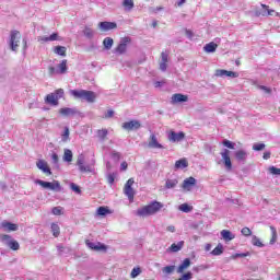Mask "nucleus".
I'll use <instances>...</instances> for the list:
<instances>
[{
    "mask_svg": "<svg viewBox=\"0 0 280 280\" xmlns=\"http://www.w3.org/2000/svg\"><path fill=\"white\" fill-rule=\"evenodd\" d=\"M130 37H122L117 47L114 49V54H117L118 56L126 54L128 45H130Z\"/></svg>",
    "mask_w": 280,
    "mask_h": 280,
    "instance_id": "nucleus-6",
    "label": "nucleus"
},
{
    "mask_svg": "<svg viewBox=\"0 0 280 280\" xmlns=\"http://www.w3.org/2000/svg\"><path fill=\"white\" fill-rule=\"evenodd\" d=\"M231 151H229V149H224L222 152H221V156H222V160H223V163L226 167V170H232L233 167V164L231 163Z\"/></svg>",
    "mask_w": 280,
    "mask_h": 280,
    "instance_id": "nucleus-14",
    "label": "nucleus"
},
{
    "mask_svg": "<svg viewBox=\"0 0 280 280\" xmlns=\"http://www.w3.org/2000/svg\"><path fill=\"white\" fill-rule=\"evenodd\" d=\"M188 96L185 94H174L172 96V104H180L182 102H187Z\"/></svg>",
    "mask_w": 280,
    "mask_h": 280,
    "instance_id": "nucleus-22",
    "label": "nucleus"
},
{
    "mask_svg": "<svg viewBox=\"0 0 280 280\" xmlns=\"http://www.w3.org/2000/svg\"><path fill=\"white\" fill-rule=\"evenodd\" d=\"M221 237H223L225 242H231L232 240H235V234H232L229 230H223L221 231Z\"/></svg>",
    "mask_w": 280,
    "mask_h": 280,
    "instance_id": "nucleus-28",
    "label": "nucleus"
},
{
    "mask_svg": "<svg viewBox=\"0 0 280 280\" xmlns=\"http://www.w3.org/2000/svg\"><path fill=\"white\" fill-rule=\"evenodd\" d=\"M120 170H121V172H126V170H128V163L127 162H122L120 164Z\"/></svg>",
    "mask_w": 280,
    "mask_h": 280,
    "instance_id": "nucleus-63",
    "label": "nucleus"
},
{
    "mask_svg": "<svg viewBox=\"0 0 280 280\" xmlns=\"http://www.w3.org/2000/svg\"><path fill=\"white\" fill-rule=\"evenodd\" d=\"M189 266H191V260L189 258H185L184 261L177 268V273L183 275V272H185V270H187Z\"/></svg>",
    "mask_w": 280,
    "mask_h": 280,
    "instance_id": "nucleus-21",
    "label": "nucleus"
},
{
    "mask_svg": "<svg viewBox=\"0 0 280 280\" xmlns=\"http://www.w3.org/2000/svg\"><path fill=\"white\" fill-rule=\"evenodd\" d=\"M166 135L171 143H179V141H183L185 139V132L183 131L176 132L174 130H170Z\"/></svg>",
    "mask_w": 280,
    "mask_h": 280,
    "instance_id": "nucleus-9",
    "label": "nucleus"
},
{
    "mask_svg": "<svg viewBox=\"0 0 280 280\" xmlns=\"http://www.w3.org/2000/svg\"><path fill=\"white\" fill-rule=\"evenodd\" d=\"M252 244H253V246H258V248H264V243H261L259 237H257L255 235L252 237Z\"/></svg>",
    "mask_w": 280,
    "mask_h": 280,
    "instance_id": "nucleus-39",
    "label": "nucleus"
},
{
    "mask_svg": "<svg viewBox=\"0 0 280 280\" xmlns=\"http://www.w3.org/2000/svg\"><path fill=\"white\" fill-rule=\"evenodd\" d=\"M63 161L66 163H71V161H73V152L71 150L65 149Z\"/></svg>",
    "mask_w": 280,
    "mask_h": 280,
    "instance_id": "nucleus-32",
    "label": "nucleus"
},
{
    "mask_svg": "<svg viewBox=\"0 0 280 280\" xmlns=\"http://www.w3.org/2000/svg\"><path fill=\"white\" fill-rule=\"evenodd\" d=\"M261 8L264 9V11L259 13L261 16H275V14H277L275 10L268 9V5L266 4H261Z\"/></svg>",
    "mask_w": 280,
    "mask_h": 280,
    "instance_id": "nucleus-31",
    "label": "nucleus"
},
{
    "mask_svg": "<svg viewBox=\"0 0 280 280\" xmlns=\"http://www.w3.org/2000/svg\"><path fill=\"white\" fill-rule=\"evenodd\" d=\"M115 115V112L113 109L107 110L105 114V119H110Z\"/></svg>",
    "mask_w": 280,
    "mask_h": 280,
    "instance_id": "nucleus-61",
    "label": "nucleus"
},
{
    "mask_svg": "<svg viewBox=\"0 0 280 280\" xmlns=\"http://www.w3.org/2000/svg\"><path fill=\"white\" fill-rule=\"evenodd\" d=\"M70 95L74 97V100H82L88 102L89 104H93L95 100H97V94L93 91L88 90H70Z\"/></svg>",
    "mask_w": 280,
    "mask_h": 280,
    "instance_id": "nucleus-2",
    "label": "nucleus"
},
{
    "mask_svg": "<svg viewBox=\"0 0 280 280\" xmlns=\"http://www.w3.org/2000/svg\"><path fill=\"white\" fill-rule=\"evenodd\" d=\"M48 73H49V75H59L60 70H58V68L49 67L48 68Z\"/></svg>",
    "mask_w": 280,
    "mask_h": 280,
    "instance_id": "nucleus-52",
    "label": "nucleus"
},
{
    "mask_svg": "<svg viewBox=\"0 0 280 280\" xmlns=\"http://www.w3.org/2000/svg\"><path fill=\"white\" fill-rule=\"evenodd\" d=\"M55 54H57V56H67V47L65 46L55 47Z\"/></svg>",
    "mask_w": 280,
    "mask_h": 280,
    "instance_id": "nucleus-36",
    "label": "nucleus"
},
{
    "mask_svg": "<svg viewBox=\"0 0 280 280\" xmlns=\"http://www.w3.org/2000/svg\"><path fill=\"white\" fill-rule=\"evenodd\" d=\"M242 235H244L245 237H248L253 234V232L248 229V228H243L241 231Z\"/></svg>",
    "mask_w": 280,
    "mask_h": 280,
    "instance_id": "nucleus-55",
    "label": "nucleus"
},
{
    "mask_svg": "<svg viewBox=\"0 0 280 280\" xmlns=\"http://www.w3.org/2000/svg\"><path fill=\"white\" fill-rule=\"evenodd\" d=\"M84 154H80L77 159V165L79 167V172L86 173V172H94L95 161H91V163L84 164Z\"/></svg>",
    "mask_w": 280,
    "mask_h": 280,
    "instance_id": "nucleus-3",
    "label": "nucleus"
},
{
    "mask_svg": "<svg viewBox=\"0 0 280 280\" xmlns=\"http://www.w3.org/2000/svg\"><path fill=\"white\" fill-rule=\"evenodd\" d=\"M248 255H250V254L249 253L233 254L231 256V259H237L240 257H248Z\"/></svg>",
    "mask_w": 280,
    "mask_h": 280,
    "instance_id": "nucleus-54",
    "label": "nucleus"
},
{
    "mask_svg": "<svg viewBox=\"0 0 280 280\" xmlns=\"http://www.w3.org/2000/svg\"><path fill=\"white\" fill-rule=\"evenodd\" d=\"M58 96H56L54 93H50L45 97L46 104H49L50 106H58Z\"/></svg>",
    "mask_w": 280,
    "mask_h": 280,
    "instance_id": "nucleus-19",
    "label": "nucleus"
},
{
    "mask_svg": "<svg viewBox=\"0 0 280 280\" xmlns=\"http://www.w3.org/2000/svg\"><path fill=\"white\" fill-rule=\"evenodd\" d=\"M113 45H115V40L113 39V37H105L104 38V40H103L104 49L109 51V49H113Z\"/></svg>",
    "mask_w": 280,
    "mask_h": 280,
    "instance_id": "nucleus-29",
    "label": "nucleus"
},
{
    "mask_svg": "<svg viewBox=\"0 0 280 280\" xmlns=\"http://www.w3.org/2000/svg\"><path fill=\"white\" fill-rule=\"evenodd\" d=\"M37 185H40L44 189H50V191H61L62 187L60 182H45L43 179L37 180Z\"/></svg>",
    "mask_w": 280,
    "mask_h": 280,
    "instance_id": "nucleus-7",
    "label": "nucleus"
},
{
    "mask_svg": "<svg viewBox=\"0 0 280 280\" xmlns=\"http://www.w3.org/2000/svg\"><path fill=\"white\" fill-rule=\"evenodd\" d=\"M61 141L63 142L69 141V127H65V131L61 135Z\"/></svg>",
    "mask_w": 280,
    "mask_h": 280,
    "instance_id": "nucleus-49",
    "label": "nucleus"
},
{
    "mask_svg": "<svg viewBox=\"0 0 280 280\" xmlns=\"http://www.w3.org/2000/svg\"><path fill=\"white\" fill-rule=\"evenodd\" d=\"M59 115H62V117H73L74 115H78V109L71 107H62L59 109Z\"/></svg>",
    "mask_w": 280,
    "mask_h": 280,
    "instance_id": "nucleus-17",
    "label": "nucleus"
},
{
    "mask_svg": "<svg viewBox=\"0 0 280 280\" xmlns=\"http://www.w3.org/2000/svg\"><path fill=\"white\" fill-rule=\"evenodd\" d=\"M124 130H139L141 122L139 120L126 121L122 124Z\"/></svg>",
    "mask_w": 280,
    "mask_h": 280,
    "instance_id": "nucleus-15",
    "label": "nucleus"
},
{
    "mask_svg": "<svg viewBox=\"0 0 280 280\" xmlns=\"http://www.w3.org/2000/svg\"><path fill=\"white\" fill-rule=\"evenodd\" d=\"M0 240L4 244V246H8L9 248H11V250H19L21 248V245L8 234L0 235Z\"/></svg>",
    "mask_w": 280,
    "mask_h": 280,
    "instance_id": "nucleus-5",
    "label": "nucleus"
},
{
    "mask_svg": "<svg viewBox=\"0 0 280 280\" xmlns=\"http://www.w3.org/2000/svg\"><path fill=\"white\" fill-rule=\"evenodd\" d=\"M52 95H56V97H58V100H60L62 97V95H65V90L59 89L56 92H54Z\"/></svg>",
    "mask_w": 280,
    "mask_h": 280,
    "instance_id": "nucleus-56",
    "label": "nucleus"
},
{
    "mask_svg": "<svg viewBox=\"0 0 280 280\" xmlns=\"http://www.w3.org/2000/svg\"><path fill=\"white\" fill-rule=\"evenodd\" d=\"M21 43V33L19 31H11L9 47L11 51H19V45Z\"/></svg>",
    "mask_w": 280,
    "mask_h": 280,
    "instance_id": "nucleus-4",
    "label": "nucleus"
},
{
    "mask_svg": "<svg viewBox=\"0 0 280 280\" xmlns=\"http://www.w3.org/2000/svg\"><path fill=\"white\" fill-rule=\"evenodd\" d=\"M237 161H246L248 159V153L245 150H238L234 153Z\"/></svg>",
    "mask_w": 280,
    "mask_h": 280,
    "instance_id": "nucleus-27",
    "label": "nucleus"
},
{
    "mask_svg": "<svg viewBox=\"0 0 280 280\" xmlns=\"http://www.w3.org/2000/svg\"><path fill=\"white\" fill-rule=\"evenodd\" d=\"M115 176H116L115 173H109V174H107V183H108L109 185H113V184L115 183Z\"/></svg>",
    "mask_w": 280,
    "mask_h": 280,
    "instance_id": "nucleus-53",
    "label": "nucleus"
},
{
    "mask_svg": "<svg viewBox=\"0 0 280 280\" xmlns=\"http://www.w3.org/2000/svg\"><path fill=\"white\" fill-rule=\"evenodd\" d=\"M178 185V179H166L165 187L166 189H174Z\"/></svg>",
    "mask_w": 280,
    "mask_h": 280,
    "instance_id": "nucleus-35",
    "label": "nucleus"
},
{
    "mask_svg": "<svg viewBox=\"0 0 280 280\" xmlns=\"http://www.w3.org/2000/svg\"><path fill=\"white\" fill-rule=\"evenodd\" d=\"M107 213H110V210H108V208L100 207L97 209V215H107Z\"/></svg>",
    "mask_w": 280,
    "mask_h": 280,
    "instance_id": "nucleus-48",
    "label": "nucleus"
},
{
    "mask_svg": "<svg viewBox=\"0 0 280 280\" xmlns=\"http://www.w3.org/2000/svg\"><path fill=\"white\" fill-rule=\"evenodd\" d=\"M268 173L271 174V176H280V168L276 166H269Z\"/></svg>",
    "mask_w": 280,
    "mask_h": 280,
    "instance_id": "nucleus-40",
    "label": "nucleus"
},
{
    "mask_svg": "<svg viewBox=\"0 0 280 280\" xmlns=\"http://www.w3.org/2000/svg\"><path fill=\"white\" fill-rule=\"evenodd\" d=\"M57 249L59 255H65V253H69L71 250L69 247H65L62 245H57Z\"/></svg>",
    "mask_w": 280,
    "mask_h": 280,
    "instance_id": "nucleus-47",
    "label": "nucleus"
},
{
    "mask_svg": "<svg viewBox=\"0 0 280 280\" xmlns=\"http://www.w3.org/2000/svg\"><path fill=\"white\" fill-rule=\"evenodd\" d=\"M223 145L230 150H235V142H231L230 140H223Z\"/></svg>",
    "mask_w": 280,
    "mask_h": 280,
    "instance_id": "nucleus-51",
    "label": "nucleus"
},
{
    "mask_svg": "<svg viewBox=\"0 0 280 280\" xmlns=\"http://www.w3.org/2000/svg\"><path fill=\"white\" fill-rule=\"evenodd\" d=\"M132 185H135V179L129 178L125 185V195L129 198V200H135V189H132Z\"/></svg>",
    "mask_w": 280,
    "mask_h": 280,
    "instance_id": "nucleus-10",
    "label": "nucleus"
},
{
    "mask_svg": "<svg viewBox=\"0 0 280 280\" xmlns=\"http://www.w3.org/2000/svg\"><path fill=\"white\" fill-rule=\"evenodd\" d=\"M122 8H125L126 12H130L135 8V0H124Z\"/></svg>",
    "mask_w": 280,
    "mask_h": 280,
    "instance_id": "nucleus-33",
    "label": "nucleus"
},
{
    "mask_svg": "<svg viewBox=\"0 0 280 280\" xmlns=\"http://www.w3.org/2000/svg\"><path fill=\"white\" fill-rule=\"evenodd\" d=\"M185 167H189L187 159H180L175 162V170H185Z\"/></svg>",
    "mask_w": 280,
    "mask_h": 280,
    "instance_id": "nucleus-26",
    "label": "nucleus"
},
{
    "mask_svg": "<svg viewBox=\"0 0 280 280\" xmlns=\"http://www.w3.org/2000/svg\"><path fill=\"white\" fill-rule=\"evenodd\" d=\"M101 32H110V30H117V23L115 22H101L98 24Z\"/></svg>",
    "mask_w": 280,
    "mask_h": 280,
    "instance_id": "nucleus-16",
    "label": "nucleus"
},
{
    "mask_svg": "<svg viewBox=\"0 0 280 280\" xmlns=\"http://www.w3.org/2000/svg\"><path fill=\"white\" fill-rule=\"evenodd\" d=\"M162 209H163V203L159 201H153L148 206H144L138 209L137 215H140L141 218H148V215H154L155 213H159Z\"/></svg>",
    "mask_w": 280,
    "mask_h": 280,
    "instance_id": "nucleus-1",
    "label": "nucleus"
},
{
    "mask_svg": "<svg viewBox=\"0 0 280 280\" xmlns=\"http://www.w3.org/2000/svg\"><path fill=\"white\" fill-rule=\"evenodd\" d=\"M148 148L150 150H165V147L159 142V138L154 133H151L149 137Z\"/></svg>",
    "mask_w": 280,
    "mask_h": 280,
    "instance_id": "nucleus-8",
    "label": "nucleus"
},
{
    "mask_svg": "<svg viewBox=\"0 0 280 280\" xmlns=\"http://www.w3.org/2000/svg\"><path fill=\"white\" fill-rule=\"evenodd\" d=\"M214 75L217 78H240V72L228 71L224 69L215 70Z\"/></svg>",
    "mask_w": 280,
    "mask_h": 280,
    "instance_id": "nucleus-11",
    "label": "nucleus"
},
{
    "mask_svg": "<svg viewBox=\"0 0 280 280\" xmlns=\"http://www.w3.org/2000/svg\"><path fill=\"white\" fill-rule=\"evenodd\" d=\"M83 34L86 36V38H93V36H95V31H93L91 27H85Z\"/></svg>",
    "mask_w": 280,
    "mask_h": 280,
    "instance_id": "nucleus-42",
    "label": "nucleus"
},
{
    "mask_svg": "<svg viewBox=\"0 0 280 280\" xmlns=\"http://www.w3.org/2000/svg\"><path fill=\"white\" fill-rule=\"evenodd\" d=\"M86 246L92 250H106V245L102 243H93V242L86 241Z\"/></svg>",
    "mask_w": 280,
    "mask_h": 280,
    "instance_id": "nucleus-20",
    "label": "nucleus"
},
{
    "mask_svg": "<svg viewBox=\"0 0 280 280\" xmlns=\"http://www.w3.org/2000/svg\"><path fill=\"white\" fill-rule=\"evenodd\" d=\"M183 246H185V241H180L177 244L173 243L167 250H170V253H178L179 250H183Z\"/></svg>",
    "mask_w": 280,
    "mask_h": 280,
    "instance_id": "nucleus-24",
    "label": "nucleus"
},
{
    "mask_svg": "<svg viewBox=\"0 0 280 280\" xmlns=\"http://www.w3.org/2000/svg\"><path fill=\"white\" fill-rule=\"evenodd\" d=\"M57 69L60 74L67 73V60H62L58 66Z\"/></svg>",
    "mask_w": 280,
    "mask_h": 280,
    "instance_id": "nucleus-38",
    "label": "nucleus"
},
{
    "mask_svg": "<svg viewBox=\"0 0 280 280\" xmlns=\"http://www.w3.org/2000/svg\"><path fill=\"white\" fill-rule=\"evenodd\" d=\"M108 136V130L106 129H101L97 131V137H100L102 140L106 139Z\"/></svg>",
    "mask_w": 280,
    "mask_h": 280,
    "instance_id": "nucleus-50",
    "label": "nucleus"
},
{
    "mask_svg": "<svg viewBox=\"0 0 280 280\" xmlns=\"http://www.w3.org/2000/svg\"><path fill=\"white\" fill-rule=\"evenodd\" d=\"M224 253V246L222 244H218L217 247L211 252V255L218 257Z\"/></svg>",
    "mask_w": 280,
    "mask_h": 280,
    "instance_id": "nucleus-34",
    "label": "nucleus"
},
{
    "mask_svg": "<svg viewBox=\"0 0 280 280\" xmlns=\"http://www.w3.org/2000/svg\"><path fill=\"white\" fill-rule=\"evenodd\" d=\"M154 86H155V89H161V86H165V80L155 81Z\"/></svg>",
    "mask_w": 280,
    "mask_h": 280,
    "instance_id": "nucleus-59",
    "label": "nucleus"
},
{
    "mask_svg": "<svg viewBox=\"0 0 280 280\" xmlns=\"http://www.w3.org/2000/svg\"><path fill=\"white\" fill-rule=\"evenodd\" d=\"M0 229L5 233H12V231H19V224L12 223L10 221H2L0 223Z\"/></svg>",
    "mask_w": 280,
    "mask_h": 280,
    "instance_id": "nucleus-12",
    "label": "nucleus"
},
{
    "mask_svg": "<svg viewBox=\"0 0 280 280\" xmlns=\"http://www.w3.org/2000/svg\"><path fill=\"white\" fill-rule=\"evenodd\" d=\"M51 161L55 165H58L59 159H58V155L55 152L51 154Z\"/></svg>",
    "mask_w": 280,
    "mask_h": 280,
    "instance_id": "nucleus-60",
    "label": "nucleus"
},
{
    "mask_svg": "<svg viewBox=\"0 0 280 280\" xmlns=\"http://www.w3.org/2000/svg\"><path fill=\"white\" fill-rule=\"evenodd\" d=\"M70 188L72 189V191H74V194H81L80 186L71 183Z\"/></svg>",
    "mask_w": 280,
    "mask_h": 280,
    "instance_id": "nucleus-57",
    "label": "nucleus"
},
{
    "mask_svg": "<svg viewBox=\"0 0 280 280\" xmlns=\"http://www.w3.org/2000/svg\"><path fill=\"white\" fill-rule=\"evenodd\" d=\"M167 58H168L167 52H162L161 54L160 69L162 71H167Z\"/></svg>",
    "mask_w": 280,
    "mask_h": 280,
    "instance_id": "nucleus-25",
    "label": "nucleus"
},
{
    "mask_svg": "<svg viewBox=\"0 0 280 280\" xmlns=\"http://www.w3.org/2000/svg\"><path fill=\"white\" fill-rule=\"evenodd\" d=\"M178 210L183 211V213H189L191 211V207L189 205H187V203H182L178 207Z\"/></svg>",
    "mask_w": 280,
    "mask_h": 280,
    "instance_id": "nucleus-43",
    "label": "nucleus"
},
{
    "mask_svg": "<svg viewBox=\"0 0 280 280\" xmlns=\"http://www.w3.org/2000/svg\"><path fill=\"white\" fill-rule=\"evenodd\" d=\"M185 34H186L187 38H194V33L189 30H186Z\"/></svg>",
    "mask_w": 280,
    "mask_h": 280,
    "instance_id": "nucleus-64",
    "label": "nucleus"
},
{
    "mask_svg": "<svg viewBox=\"0 0 280 280\" xmlns=\"http://www.w3.org/2000/svg\"><path fill=\"white\" fill-rule=\"evenodd\" d=\"M176 270V266H166L162 269L165 275H172Z\"/></svg>",
    "mask_w": 280,
    "mask_h": 280,
    "instance_id": "nucleus-46",
    "label": "nucleus"
},
{
    "mask_svg": "<svg viewBox=\"0 0 280 280\" xmlns=\"http://www.w3.org/2000/svg\"><path fill=\"white\" fill-rule=\"evenodd\" d=\"M215 49H218V44H215L213 42L207 44L203 47V50L206 51V54H213V52H215Z\"/></svg>",
    "mask_w": 280,
    "mask_h": 280,
    "instance_id": "nucleus-30",
    "label": "nucleus"
},
{
    "mask_svg": "<svg viewBox=\"0 0 280 280\" xmlns=\"http://www.w3.org/2000/svg\"><path fill=\"white\" fill-rule=\"evenodd\" d=\"M37 167L38 170H40L42 172H44V174H48L50 176L51 174V170H49V165H47V162L39 160L37 162Z\"/></svg>",
    "mask_w": 280,
    "mask_h": 280,
    "instance_id": "nucleus-23",
    "label": "nucleus"
},
{
    "mask_svg": "<svg viewBox=\"0 0 280 280\" xmlns=\"http://www.w3.org/2000/svg\"><path fill=\"white\" fill-rule=\"evenodd\" d=\"M52 214L54 215H62V208H60V207L52 208Z\"/></svg>",
    "mask_w": 280,
    "mask_h": 280,
    "instance_id": "nucleus-58",
    "label": "nucleus"
},
{
    "mask_svg": "<svg viewBox=\"0 0 280 280\" xmlns=\"http://www.w3.org/2000/svg\"><path fill=\"white\" fill-rule=\"evenodd\" d=\"M266 144L265 143H254L253 144V150L255 152H261V150H265Z\"/></svg>",
    "mask_w": 280,
    "mask_h": 280,
    "instance_id": "nucleus-45",
    "label": "nucleus"
},
{
    "mask_svg": "<svg viewBox=\"0 0 280 280\" xmlns=\"http://www.w3.org/2000/svg\"><path fill=\"white\" fill-rule=\"evenodd\" d=\"M139 275H141V268L135 267L131 270L130 277H131V279H137V277H139Z\"/></svg>",
    "mask_w": 280,
    "mask_h": 280,
    "instance_id": "nucleus-44",
    "label": "nucleus"
},
{
    "mask_svg": "<svg viewBox=\"0 0 280 280\" xmlns=\"http://www.w3.org/2000/svg\"><path fill=\"white\" fill-rule=\"evenodd\" d=\"M38 43H51L54 40H60L58 38V33H52L50 36H39L37 37Z\"/></svg>",
    "mask_w": 280,
    "mask_h": 280,
    "instance_id": "nucleus-18",
    "label": "nucleus"
},
{
    "mask_svg": "<svg viewBox=\"0 0 280 280\" xmlns=\"http://www.w3.org/2000/svg\"><path fill=\"white\" fill-rule=\"evenodd\" d=\"M196 183L197 180L194 177H188L184 179L182 184V189H184V191H191L194 187H196Z\"/></svg>",
    "mask_w": 280,
    "mask_h": 280,
    "instance_id": "nucleus-13",
    "label": "nucleus"
},
{
    "mask_svg": "<svg viewBox=\"0 0 280 280\" xmlns=\"http://www.w3.org/2000/svg\"><path fill=\"white\" fill-rule=\"evenodd\" d=\"M270 231H271V240L269 244L272 246L273 244L277 243V229L275 226H270Z\"/></svg>",
    "mask_w": 280,
    "mask_h": 280,
    "instance_id": "nucleus-37",
    "label": "nucleus"
},
{
    "mask_svg": "<svg viewBox=\"0 0 280 280\" xmlns=\"http://www.w3.org/2000/svg\"><path fill=\"white\" fill-rule=\"evenodd\" d=\"M51 232H52L54 237H58V235H60V226L56 223H52Z\"/></svg>",
    "mask_w": 280,
    "mask_h": 280,
    "instance_id": "nucleus-41",
    "label": "nucleus"
},
{
    "mask_svg": "<svg viewBox=\"0 0 280 280\" xmlns=\"http://www.w3.org/2000/svg\"><path fill=\"white\" fill-rule=\"evenodd\" d=\"M166 231H168V233H176V226H174V225H168V226L166 228Z\"/></svg>",
    "mask_w": 280,
    "mask_h": 280,
    "instance_id": "nucleus-62",
    "label": "nucleus"
}]
</instances>
